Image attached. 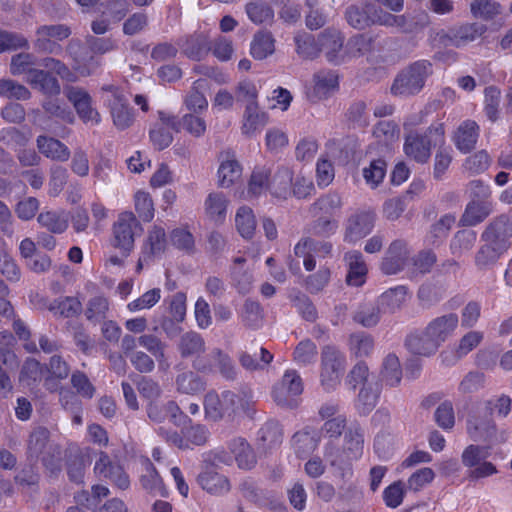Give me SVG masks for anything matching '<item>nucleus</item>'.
<instances>
[{
	"instance_id": "obj_1",
	"label": "nucleus",
	"mask_w": 512,
	"mask_h": 512,
	"mask_svg": "<svg viewBox=\"0 0 512 512\" xmlns=\"http://www.w3.org/2000/svg\"><path fill=\"white\" fill-rule=\"evenodd\" d=\"M445 143V129L442 123L431 125L424 133L411 131L405 137L404 152L417 163H427L431 156V148Z\"/></svg>"
},
{
	"instance_id": "obj_64",
	"label": "nucleus",
	"mask_w": 512,
	"mask_h": 512,
	"mask_svg": "<svg viewBox=\"0 0 512 512\" xmlns=\"http://www.w3.org/2000/svg\"><path fill=\"white\" fill-rule=\"evenodd\" d=\"M470 8L474 17L486 21L494 19L501 13V5L492 0H475Z\"/></svg>"
},
{
	"instance_id": "obj_51",
	"label": "nucleus",
	"mask_w": 512,
	"mask_h": 512,
	"mask_svg": "<svg viewBox=\"0 0 512 512\" xmlns=\"http://www.w3.org/2000/svg\"><path fill=\"white\" fill-rule=\"evenodd\" d=\"M263 309L260 303L247 299L243 304L241 320L247 328L257 329L263 323Z\"/></svg>"
},
{
	"instance_id": "obj_25",
	"label": "nucleus",
	"mask_w": 512,
	"mask_h": 512,
	"mask_svg": "<svg viewBox=\"0 0 512 512\" xmlns=\"http://www.w3.org/2000/svg\"><path fill=\"white\" fill-rule=\"evenodd\" d=\"M36 143L39 152L51 160L65 162L70 158L69 148L56 138L40 135Z\"/></svg>"
},
{
	"instance_id": "obj_41",
	"label": "nucleus",
	"mask_w": 512,
	"mask_h": 512,
	"mask_svg": "<svg viewBox=\"0 0 512 512\" xmlns=\"http://www.w3.org/2000/svg\"><path fill=\"white\" fill-rule=\"evenodd\" d=\"M46 308L55 316L71 318L81 313L82 304L77 298L68 296L53 300Z\"/></svg>"
},
{
	"instance_id": "obj_18",
	"label": "nucleus",
	"mask_w": 512,
	"mask_h": 512,
	"mask_svg": "<svg viewBox=\"0 0 512 512\" xmlns=\"http://www.w3.org/2000/svg\"><path fill=\"white\" fill-rule=\"evenodd\" d=\"M480 128L474 120H465L456 129L453 135L455 146L462 153H468L476 146Z\"/></svg>"
},
{
	"instance_id": "obj_43",
	"label": "nucleus",
	"mask_w": 512,
	"mask_h": 512,
	"mask_svg": "<svg viewBox=\"0 0 512 512\" xmlns=\"http://www.w3.org/2000/svg\"><path fill=\"white\" fill-rule=\"evenodd\" d=\"M241 175V167L235 160L234 155L230 152L225 153L220 167L218 169L219 185L221 187H229Z\"/></svg>"
},
{
	"instance_id": "obj_54",
	"label": "nucleus",
	"mask_w": 512,
	"mask_h": 512,
	"mask_svg": "<svg viewBox=\"0 0 512 512\" xmlns=\"http://www.w3.org/2000/svg\"><path fill=\"white\" fill-rule=\"evenodd\" d=\"M445 296V289L435 284H423L419 287L417 298L420 306L429 309L438 304Z\"/></svg>"
},
{
	"instance_id": "obj_39",
	"label": "nucleus",
	"mask_w": 512,
	"mask_h": 512,
	"mask_svg": "<svg viewBox=\"0 0 512 512\" xmlns=\"http://www.w3.org/2000/svg\"><path fill=\"white\" fill-rule=\"evenodd\" d=\"M275 40L269 31L255 33L250 45V53L254 59L263 60L273 54Z\"/></svg>"
},
{
	"instance_id": "obj_24",
	"label": "nucleus",
	"mask_w": 512,
	"mask_h": 512,
	"mask_svg": "<svg viewBox=\"0 0 512 512\" xmlns=\"http://www.w3.org/2000/svg\"><path fill=\"white\" fill-rule=\"evenodd\" d=\"M283 440V430L276 420L267 421L257 433V445L259 449L268 451L278 447Z\"/></svg>"
},
{
	"instance_id": "obj_31",
	"label": "nucleus",
	"mask_w": 512,
	"mask_h": 512,
	"mask_svg": "<svg viewBox=\"0 0 512 512\" xmlns=\"http://www.w3.org/2000/svg\"><path fill=\"white\" fill-rule=\"evenodd\" d=\"M374 38L368 34H357L349 38L346 43L344 56L345 63L351 59L360 58L373 51Z\"/></svg>"
},
{
	"instance_id": "obj_55",
	"label": "nucleus",
	"mask_w": 512,
	"mask_h": 512,
	"mask_svg": "<svg viewBox=\"0 0 512 512\" xmlns=\"http://www.w3.org/2000/svg\"><path fill=\"white\" fill-rule=\"evenodd\" d=\"M324 457L332 467H336L341 470L349 467L351 463L355 461V459L348 454L347 450L332 443L326 445Z\"/></svg>"
},
{
	"instance_id": "obj_40",
	"label": "nucleus",
	"mask_w": 512,
	"mask_h": 512,
	"mask_svg": "<svg viewBox=\"0 0 512 512\" xmlns=\"http://www.w3.org/2000/svg\"><path fill=\"white\" fill-rule=\"evenodd\" d=\"M372 4H366L364 7L351 5L346 8L345 19L347 23L354 29L363 30L370 27L372 21Z\"/></svg>"
},
{
	"instance_id": "obj_60",
	"label": "nucleus",
	"mask_w": 512,
	"mask_h": 512,
	"mask_svg": "<svg viewBox=\"0 0 512 512\" xmlns=\"http://www.w3.org/2000/svg\"><path fill=\"white\" fill-rule=\"evenodd\" d=\"M211 357L215 359L216 368L219 373L227 380H235L237 370L232 358L220 348L211 350Z\"/></svg>"
},
{
	"instance_id": "obj_53",
	"label": "nucleus",
	"mask_w": 512,
	"mask_h": 512,
	"mask_svg": "<svg viewBox=\"0 0 512 512\" xmlns=\"http://www.w3.org/2000/svg\"><path fill=\"white\" fill-rule=\"evenodd\" d=\"M166 233L162 227L154 226L149 231L147 246L144 250V260L151 256L161 255L166 248Z\"/></svg>"
},
{
	"instance_id": "obj_47",
	"label": "nucleus",
	"mask_w": 512,
	"mask_h": 512,
	"mask_svg": "<svg viewBox=\"0 0 512 512\" xmlns=\"http://www.w3.org/2000/svg\"><path fill=\"white\" fill-rule=\"evenodd\" d=\"M305 24L310 30L322 28L328 21V14L320 6L319 0H305Z\"/></svg>"
},
{
	"instance_id": "obj_6",
	"label": "nucleus",
	"mask_w": 512,
	"mask_h": 512,
	"mask_svg": "<svg viewBox=\"0 0 512 512\" xmlns=\"http://www.w3.org/2000/svg\"><path fill=\"white\" fill-rule=\"evenodd\" d=\"M71 29L65 24L42 25L36 30L34 47L38 52L58 55L62 47L58 43L71 35Z\"/></svg>"
},
{
	"instance_id": "obj_20",
	"label": "nucleus",
	"mask_w": 512,
	"mask_h": 512,
	"mask_svg": "<svg viewBox=\"0 0 512 512\" xmlns=\"http://www.w3.org/2000/svg\"><path fill=\"white\" fill-rule=\"evenodd\" d=\"M141 462L143 467L140 476L142 488L151 495L166 497L168 491L153 463L148 458H144Z\"/></svg>"
},
{
	"instance_id": "obj_19",
	"label": "nucleus",
	"mask_w": 512,
	"mask_h": 512,
	"mask_svg": "<svg viewBox=\"0 0 512 512\" xmlns=\"http://www.w3.org/2000/svg\"><path fill=\"white\" fill-rule=\"evenodd\" d=\"M293 171L284 165L271 171L269 191L272 196L279 199H287L291 195Z\"/></svg>"
},
{
	"instance_id": "obj_29",
	"label": "nucleus",
	"mask_w": 512,
	"mask_h": 512,
	"mask_svg": "<svg viewBox=\"0 0 512 512\" xmlns=\"http://www.w3.org/2000/svg\"><path fill=\"white\" fill-rule=\"evenodd\" d=\"M229 449L234 454L240 469L250 470L256 465V455L246 439L242 437L232 439L229 443Z\"/></svg>"
},
{
	"instance_id": "obj_7",
	"label": "nucleus",
	"mask_w": 512,
	"mask_h": 512,
	"mask_svg": "<svg viewBox=\"0 0 512 512\" xmlns=\"http://www.w3.org/2000/svg\"><path fill=\"white\" fill-rule=\"evenodd\" d=\"M376 221V214L372 210H356L348 216L344 224V241L356 243L369 235Z\"/></svg>"
},
{
	"instance_id": "obj_42",
	"label": "nucleus",
	"mask_w": 512,
	"mask_h": 512,
	"mask_svg": "<svg viewBox=\"0 0 512 512\" xmlns=\"http://www.w3.org/2000/svg\"><path fill=\"white\" fill-rule=\"evenodd\" d=\"M407 288L405 286H397L385 291L379 298L378 303L383 313H394L400 309L406 301Z\"/></svg>"
},
{
	"instance_id": "obj_56",
	"label": "nucleus",
	"mask_w": 512,
	"mask_h": 512,
	"mask_svg": "<svg viewBox=\"0 0 512 512\" xmlns=\"http://www.w3.org/2000/svg\"><path fill=\"white\" fill-rule=\"evenodd\" d=\"M318 355L316 344L310 339L300 341L293 352L294 361L301 366L315 363Z\"/></svg>"
},
{
	"instance_id": "obj_45",
	"label": "nucleus",
	"mask_w": 512,
	"mask_h": 512,
	"mask_svg": "<svg viewBox=\"0 0 512 512\" xmlns=\"http://www.w3.org/2000/svg\"><path fill=\"white\" fill-rule=\"evenodd\" d=\"M267 123V114L258 110L257 103H248L244 113L242 132L252 135L255 131L263 128Z\"/></svg>"
},
{
	"instance_id": "obj_12",
	"label": "nucleus",
	"mask_w": 512,
	"mask_h": 512,
	"mask_svg": "<svg viewBox=\"0 0 512 512\" xmlns=\"http://www.w3.org/2000/svg\"><path fill=\"white\" fill-rule=\"evenodd\" d=\"M64 93L67 99L75 107L77 114L84 121H94L98 123L100 120L99 113L91 106V97L87 91L79 87L69 86L65 88Z\"/></svg>"
},
{
	"instance_id": "obj_61",
	"label": "nucleus",
	"mask_w": 512,
	"mask_h": 512,
	"mask_svg": "<svg viewBox=\"0 0 512 512\" xmlns=\"http://www.w3.org/2000/svg\"><path fill=\"white\" fill-rule=\"evenodd\" d=\"M108 311V300L103 296H95L88 301L85 316L87 320L99 323L106 319Z\"/></svg>"
},
{
	"instance_id": "obj_59",
	"label": "nucleus",
	"mask_w": 512,
	"mask_h": 512,
	"mask_svg": "<svg viewBox=\"0 0 512 512\" xmlns=\"http://www.w3.org/2000/svg\"><path fill=\"white\" fill-rule=\"evenodd\" d=\"M45 367L39 361L33 358H28L21 369L20 381L27 386H34L42 379Z\"/></svg>"
},
{
	"instance_id": "obj_57",
	"label": "nucleus",
	"mask_w": 512,
	"mask_h": 512,
	"mask_svg": "<svg viewBox=\"0 0 512 512\" xmlns=\"http://www.w3.org/2000/svg\"><path fill=\"white\" fill-rule=\"evenodd\" d=\"M297 47V53L305 59H314L321 52L318 39L308 33L298 34L294 38Z\"/></svg>"
},
{
	"instance_id": "obj_3",
	"label": "nucleus",
	"mask_w": 512,
	"mask_h": 512,
	"mask_svg": "<svg viewBox=\"0 0 512 512\" xmlns=\"http://www.w3.org/2000/svg\"><path fill=\"white\" fill-rule=\"evenodd\" d=\"M345 367V356L334 345L321 350L320 382L325 391H333L340 383Z\"/></svg>"
},
{
	"instance_id": "obj_33",
	"label": "nucleus",
	"mask_w": 512,
	"mask_h": 512,
	"mask_svg": "<svg viewBox=\"0 0 512 512\" xmlns=\"http://www.w3.org/2000/svg\"><path fill=\"white\" fill-rule=\"evenodd\" d=\"M492 211L490 201H470L460 219L464 226H475L484 221Z\"/></svg>"
},
{
	"instance_id": "obj_49",
	"label": "nucleus",
	"mask_w": 512,
	"mask_h": 512,
	"mask_svg": "<svg viewBox=\"0 0 512 512\" xmlns=\"http://www.w3.org/2000/svg\"><path fill=\"white\" fill-rule=\"evenodd\" d=\"M504 252V249L484 242L475 255V264L480 270L488 269L498 261Z\"/></svg>"
},
{
	"instance_id": "obj_30",
	"label": "nucleus",
	"mask_w": 512,
	"mask_h": 512,
	"mask_svg": "<svg viewBox=\"0 0 512 512\" xmlns=\"http://www.w3.org/2000/svg\"><path fill=\"white\" fill-rule=\"evenodd\" d=\"M198 484L212 495H224L230 491L228 478L215 471L207 470L197 477Z\"/></svg>"
},
{
	"instance_id": "obj_27",
	"label": "nucleus",
	"mask_w": 512,
	"mask_h": 512,
	"mask_svg": "<svg viewBox=\"0 0 512 512\" xmlns=\"http://www.w3.org/2000/svg\"><path fill=\"white\" fill-rule=\"evenodd\" d=\"M344 259L349 267L346 276L347 284L355 287L361 286L365 282V276L367 274V266L362 253L357 250L349 251L345 254Z\"/></svg>"
},
{
	"instance_id": "obj_11",
	"label": "nucleus",
	"mask_w": 512,
	"mask_h": 512,
	"mask_svg": "<svg viewBox=\"0 0 512 512\" xmlns=\"http://www.w3.org/2000/svg\"><path fill=\"white\" fill-rule=\"evenodd\" d=\"M512 237V224L508 216L501 215L494 219L481 235L483 242H489L505 251L509 247V239Z\"/></svg>"
},
{
	"instance_id": "obj_15",
	"label": "nucleus",
	"mask_w": 512,
	"mask_h": 512,
	"mask_svg": "<svg viewBox=\"0 0 512 512\" xmlns=\"http://www.w3.org/2000/svg\"><path fill=\"white\" fill-rule=\"evenodd\" d=\"M49 442V431L45 427L35 428L29 435L27 453L30 458H38L43 455L42 462L52 470L57 466L53 456L44 455Z\"/></svg>"
},
{
	"instance_id": "obj_13",
	"label": "nucleus",
	"mask_w": 512,
	"mask_h": 512,
	"mask_svg": "<svg viewBox=\"0 0 512 512\" xmlns=\"http://www.w3.org/2000/svg\"><path fill=\"white\" fill-rule=\"evenodd\" d=\"M407 243L404 240H394L388 247L381 262V270L386 275L400 272L408 259Z\"/></svg>"
},
{
	"instance_id": "obj_35",
	"label": "nucleus",
	"mask_w": 512,
	"mask_h": 512,
	"mask_svg": "<svg viewBox=\"0 0 512 512\" xmlns=\"http://www.w3.org/2000/svg\"><path fill=\"white\" fill-rule=\"evenodd\" d=\"M178 392L195 395L205 390L206 382L196 372L188 370L179 373L175 379Z\"/></svg>"
},
{
	"instance_id": "obj_22",
	"label": "nucleus",
	"mask_w": 512,
	"mask_h": 512,
	"mask_svg": "<svg viewBox=\"0 0 512 512\" xmlns=\"http://www.w3.org/2000/svg\"><path fill=\"white\" fill-rule=\"evenodd\" d=\"M178 45L182 53L191 60L200 61L210 50L207 37L202 33H194L192 35L179 39Z\"/></svg>"
},
{
	"instance_id": "obj_62",
	"label": "nucleus",
	"mask_w": 512,
	"mask_h": 512,
	"mask_svg": "<svg viewBox=\"0 0 512 512\" xmlns=\"http://www.w3.org/2000/svg\"><path fill=\"white\" fill-rule=\"evenodd\" d=\"M0 97L28 100L31 98V92L27 87L12 79H0Z\"/></svg>"
},
{
	"instance_id": "obj_44",
	"label": "nucleus",
	"mask_w": 512,
	"mask_h": 512,
	"mask_svg": "<svg viewBox=\"0 0 512 512\" xmlns=\"http://www.w3.org/2000/svg\"><path fill=\"white\" fill-rule=\"evenodd\" d=\"M383 313L378 301L361 304L353 315V320L363 327H374Z\"/></svg>"
},
{
	"instance_id": "obj_63",
	"label": "nucleus",
	"mask_w": 512,
	"mask_h": 512,
	"mask_svg": "<svg viewBox=\"0 0 512 512\" xmlns=\"http://www.w3.org/2000/svg\"><path fill=\"white\" fill-rule=\"evenodd\" d=\"M477 239V234L473 230H460L451 240L450 248L454 255H461L469 251L474 246Z\"/></svg>"
},
{
	"instance_id": "obj_38",
	"label": "nucleus",
	"mask_w": 512,
	"mask_h": 512,
	"mask_svg": "<svg viewBox=\"0 0 512 512\" xmlns=\"http://www.w3.org/2000/svg\"><path fill=\"white\" fill-rule=\"evenodd\" d=\"M342 207V199L336 192H329L320 196L310 208V211L316 216L331 217Z\"/></svg>"
},
{
	"instance_id": "obj_37",
	"label": "nucleus",
	"mask_w": 512,
	"mask_h": 512,
	"mask_svg": "<svg viewBox=\"0 0 512 512\" xmlns=\"http://www.w3.org/2000/svg\"><path fill=\"white\" fill-rule=\"evenodd\" d=\"M228 200L223 193L213 192L205 200V212L216 224L223 223L227 212Z\"/></svg>"
},
{
	"instance_id": "obj_32",
	"label": "nucleus",
	"mask_w": 512,
	"mask_h": 512,
	"mask_svg": "<svg viewBox=\"0 0 512 512\" xmlns=\"http://www.w3.org/2000/svg\"><path fill=\"white\" fill-rule=\"evenodd\" d=\"M238 489L245 500L255 505L264 506L268 504L270 500L269 492L262 489L259 483L250 477L243 479L240 482Z\"/></svg>"
},
{
	"instance_id": "obj_9",
	"label": "nucleus",
	"mask_w": 512,
	"mask_h": 512,
	"mask_svg": "<svg viewBox=\"0 0 512 512\" xmlns=\"http://www.w3.org/2000/svg\"><path fill=\"white\" fill-rule=\"evenodd\" d=\"M139 226V222L132 212H123L114 223L113 245L123 251L126 257L134 247V228Z\"/></svg>"
},
{
	"instance_id": "obj_28",
	"label": "nucleus",
	"mask_w": 512,
	"mask_h": 512,
	"mask_svg": "<svg viewBox=\"0 0 512 512\" xmlns=\"http://www.w3.org/2000/svg\"><path fill=\"white\" fill-rule=\"evenodd\" d=\"M26 80L34 89L48 96L58 95L61 91L59 81L49 71L42 69L30 71V76Z\"/></svg>"
},
{
	"instance_id": "obj_26",
	"label": "nucleus",
	"mask_w": 512,
	"mask_h": 512,
	"mask_svg": "<svg viewBox=\"0 0 512 512\" xmlns=\"http://www.w3.org/2000/svg\"><path fill=\"white\" fill-rule=\"evenodd\" d=\"M177 349L182 358H197L206 351L204 338L197 332L188 331L181 335Z\"/></svg>"
},
{
	"instance_id": "obj_17",
	"label": "nucleus",
	"mask_w": 512,
	"mask_h": 512,
	"mask_svg": "<svg viewBox=\"0 0 512 512\" xmlns=\"http://www.w3.org/2000/svg\"><path fill=\"white\" fill-rule=\"evenodd\" d=\"M320 431L311 426H305L292 437V445L298 457L304 458L313 453L320 443Z\"/></svg>"
},
{
	"instance_id": "obj_14",
	"label": "nucleus",
	"mask_w": 512,
	"mask_h": 512,
	"mask_svg": "<svg viewBox=\"0 0 512 512\" xmlns=\"http://www.w3.org/2000/svg\"><path fill=\"white\" fill-rule=\"evenodd\" d=\"M405 346L411 353L426 357L435 354L440 347L426 327L422 331L415 330L409 333L405 339Z\"/></svg>"
},
{
	"instance_id": "obj_5",
	"label": "nucleus",
	"mask_w": 512,
	"mask_h": 512,
	"mask_svg": "<svg viewBox=\"0 0 512 512\" xmlns=\"http://www.w3.org/2000/svg\"><path fill=\"white\" fill-rule=\"evenodd\" d=\"M102 91L110 95L106 99L110 108L113 123L119 130L129 128L134 122L133 109L129 106L128 99L123 91L114 85H104Z\"/></svg>"
},
{
	"instance_id": "obj_46",
	"label": "nucleus",
	"mask_w": 512,
	"mask_h": 512,
	"mask_svg": "<svg viewBox=\"0 0 512 512\" xmlns=\"http://www.w3.org/2000/svg\"><path fill=\"white\" fill-rule=\"evenodd\" d=\"M348 346L356 358L368 357L374 349V338L363 331L355 332L349 336Z\"/></svg>"
},
{
	"instance_id": "obj_52",
	"label": "nucleus",
	"mask_w": 512,
	"mask_h": 512,
	"mask_svg": "<svg viewBox=\"0 0 512 512\" xmlns=\"http://www.w3.org/2000/svg\"><path fill=\"white\" fill-rule=\"evenodd\" d=\"M381 375L387 385L397 386L402 379L400 361L395 354H388L383 361Z\"/></svg>"
},
{
	"instance_id": "obj_2",
	"label": "nucleus",
	"mask_w": 512,
	"mask_h": 512,
	"mask_svg": "<svg viewBox=\"0 0 512 512\" xmlns=\"http://www.w3.org/2000/svg\"><path fill=\"white\" fill-rule=\"evenodd\" d=\"M433 74V64L429 60H417L402 69L395 77L391 93L395 96H413L425 86Z\"/></svg>"
},
{
	"instance_id": "obj_50",
	"label": "nucleus",
	"mask_w": 512,
	"mask_h": 512,
	"mask_svg": "<svg viewBox=\"0 0 512 512\" xmlns=\"http://www.w3.org/2000/svg\"><path fill=\"white\" fill-rule=\"evenodd\" d=\"M364 435L359 426H350L344 436L343 448L348 451L355 460L363 453Z\"/></svg>"
},
{
	"instance_id": "obj_36",
	"label": "nucleus",
	"mask_w": 512,
	"mask_h": 512,
	"mask_svg": "<svg viewBox=\"0 0 512 512\" xmlns=\"http://www.w3.org/2000/svg\"><path fill=\"white\" fill-rule=\"evenodd\" d=\"M245 12L251 22L256 25L271 24L274 10L263 0H252L245 5Z\"/></svg>"
},
{
	"instance_id": "obj_10",
	"label": "nucleus",
	"mask_w": 512,
	"mask_h": 512,
	"mask_svg": "<svg viewBox=\"0 0 512 512\" xmlns=\"http://www.w3.org/2000/svg\"><path fill=\"white\" fill-rule=\"evenodd\" d=\"M344 40L343 33L333 27L326 28L318 35L321 52L325 53V57L330 63L334 65L345 63L344 51L342 52Z\"/></svg>"
},
{
	"instance_id": "obj_4",
	"label": "nucleus",
	"mask_w": 512,
	"mask_h": 512,
	"mask_svg": "<svg viewBox=\"0 0 512 512\" xmlns=\"http://www.w3.org/2000/svg\"><path fill=\"white\" fill-rule=\"evenodd\" d=\"M303 392L302 378L296 370H287L281 380L272 389L274 402L283 408L294 409L298 406V396Z\"/></svg>"
},
{
	"instance_id": "obj_34",
	"label": "nucleus",
	"mask_w": 512,
	"mask_h": 512,
	"mask_svg": "<svg viewBox=\"0 0 512 512\" xmlns=\"http://www.w3.org/2000/svg\"><path fill=\"white\" fill-rule=\"evenodd\" d=\"M38 223L54 234L64 233L69 225L68 213L61 211H44L37 217Z\"/></svg>"
},
{
	"instance_id": "obj_23",
	"label": "nucleus",
	"mask_w": 512,
	"mask_h": 512,
	"mask_svg": "<svg viewBox=\"0 0 512 512\" xmlns=\"http://www.w3.org/2000/svg\"><path fill=\"white\" fill-rule=\"evenodd\" d=\"M429 25V16L424 11L396 15L394 27L403 34H417Z\"/></svg>"
},
{
	"instance_id": "obj_48",
	"label": "nucleus",
	"mask_w": 512,
	"mask_h": 512,
	"mask_svg": "<svg viewBox=\"0 0 512 512\" xmlns=\"http://www.w3.org/2000/svg\"><path fill=\"white\" fill-rule=\"evenodd\" d=\"M379 398V388L372 384L364 385L356 399V409L361 415H368L376 406Z\"/></svg>"
},
{
	"instance_id": "obj_58",
	"label": "nucleus",
	"mask_w": 512,
	"mask_h": 512,
	"mask_svg": "<svg viewBox=\"0 0 512 512\" xmlns=\"http://www.w3.org/2000/svg\"><path fill=\"white\" fill-rule=\"evenodd\" d=\"M235 224L238 232L243 238H251L256 228L253 211L245 206L240 207L236 213Z\"/></svg>"
},
{
	"instance_id": "obj_8",
	"label": "nucleus",
	"mask_w": 512,
	"mask_h": 512,
	"mask_svg": "<svg viewBox=\"0 0 512 512\" xmlns=\"http://www.w3.org/2000/svg\"><path fill=\"white\" fill-rule=\"evenodd\" d=\"M222 403L226 410V415L235 417L245 414L250 418L254 417L256 412L254 406L253 393L250 389L243 388L236 391L225 390L222 392Z\"/></svg>"
},
{
	"instance_id": "obj_21",
	"label": "nucleus",
	"mask_w": 512,
	"mask_h": 512,
	"mask_svg": "<svg viewBox=\"0 0 512 512\" xmlns=\"http://www.w3.org/2000/svg\"><path fill=\"white\" fill-rule=\"evenodd\" d=\"M485 31L486 27L479 23L465 24L458 28L450 29L445 36L447 38L446 45L464 46L481 37Z\"/></svg>"
},
{
	"instance_id": "obj_16",
	"label": "nucleus",
	"mask_w": 512,
	"mask_h": 512,
	"mask_svg": "<svg viewBox=\"0 0 512 512\" xmlns=\"http://www.w3.org/2000/svg\"><path fill=\"white\" fill-rule=\"evenodd\" d=\"M459 324V318L456 313H448L432 319L426 329L441 346L449 337L453 335Z\"/></svg>"
}]
</instances>
